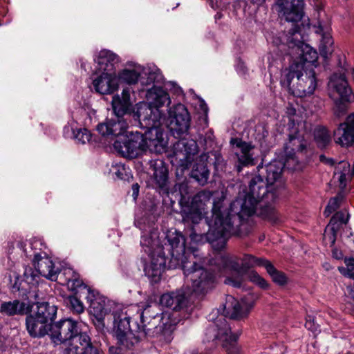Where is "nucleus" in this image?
Segmentation results:
<instances>
[{"label": "nucleus", "instance_id": "0eeeda50", "mask_svg": "<svg viewBox=\"0 0 354 354\" xmlns=\"http://www.w3.org/2000/svg\"><path fill=\"white\" fill-rule=\"evenodd\" d=\"M140 244L150 257V263L145 268V274L151 282L158 283L167 264L163 252L165 248L160 245L156 232L142 236Z\"/></svg>", "mask_w": 354, "mask_h": 354}, {"label": "nucleus", "instance_id": "c03bdc74", "mask_svg": "<svg viewBox=\"0 0 354 354\" xmlns=\"http://www.w3.org/2000/svg\"><path fill=\"white\" fill-rule=\"evenodd\" d=\"M331 99L334 102L333 113L337 118L344 115L347 111V104L353 102L344 101L341 97Z\"/></svg>", "mask_w": 354, "mask_h": 354}, {"label": "nucleus", "instance_id": "79ce46f5", "mask_svg": "<svg viewBox=\"0 0 354 354\" xmlns=\"http://www.w3.org/2000/svg\"><path fill=\"white\" fill-rule=\"evenodd\" d=\"M267 272L272 277L273 281L279 285H283L286 283V277L285 274L278 271L270 261H268L265 267Z\"/></svg>", "mask_w": 354, "mask_h": 354}, {"label": "nucleus", "instance_id": "a18cd8bd", "mask_svg": "<svg viewBox=\"0 0 354 354\" xmlns=\"http://www.w3.org/2000/svg\"><path fill=\"white\" fill-rule=\"evenodd\" d=\"M73 137L77 142L85 144L91 141L92 134L86 129H77L73 130Z\"/></svg>", "mask_w": 354, "mask_h": 354}, {"label": "nucleus", "instance_id": "603ef678", "mask_svg": "<svg viewBox=\"0 0 354 354\" xmlns=\"http://www.w3.org/2000/svg\"><path fill=\"white\" fill-rule=\"evenodd\" d=\"M317 32L321 34L322 44H333L334 41L333 40L330 33L328 30H324L322 25L321 24L320 22H319V30H317Z\"/></svg>", "mask_w": 354, "mask_h": 354}, {"label": "nucleus", "instance_id": "9d476101", "mask_svg": "<svg viewBox=\"0 0 354 354\" xmlns=\"http://www.w3.org/2000/svg\"><path fill=\"white\" fill-rule=\"evenodd\" d=\"M113 146L119 153L127 158H135L145 151L143 134L138 131L128 132L117 139Z\"/></svg>", "mask_w": 354, "mask_h": 354}, {"label": "nucleus", "instance_id": "49530a36", "mask_svg": "<svg viewBox=\"0 0 354 354\" xmlns=\"http://www.w3.org/2000/svg\"><path fill=\"white\" fill-rule=\"evenodd\" d=\"M342 200L343 196L341 194H339L335 197L332 198L329 201L328 204L324 210V215L326 216H329L332 212L335 211L339 207L340 203Z\"/></svg>", "mask_w": 354, "mask_h": 354}, {"label": "nucleus", "instance_id": "4468645a", "mask_svg": "<svg viewBox=\"0 0 354 354\" xmlns=\"http://www.w3.org/2000/svg\"><path fill=\"white\" fill-rule=\"evenodd\" d=\"M162 117L160 109L147 102L138 103L133 113V118L138 120L140 127L147 129L160 126Z\"/></svg>", "mask_w": 354, "mask_h": 354}, {"label": "nucleus", "instance_id": "cd10ccee", "mask_svg": "<svg viewBox=\"0 0 354 354\" xmlns=\"http://www.w3.org/2000/svg\"><path fill=\"white\" fill-rule=\"evenodd\" d=\"M231 142L236 145V147L240 149V152H236L239 161V165L236 166L237 171L240 172L243 166L252 165L254 160L250 151L253 147L251 145L237 139L232 140Z\"/></svg>", "mask_w": 354, "mask_h": 354}, {"label": "nucleus", "instance_id": "473e14b6", "mask_svg": "<svg viewBox=\"0 0 354 354\" xmlns=\"http://www.w3.org/2000/svg\"><path fill=\"white\" fill-rule=\"evenodd\" d=\"M209 176V171L205 161L202 157L196 158L193 164L191 171V177L196 180L201 185L207 183Z\"/></svg>", "mask_w": 354, "mask_h": 354}, {"label": "nucleus", "instance_id": "37998d69", "mask_svg": "<svg viewBox=\"0 0 354 354\" xmlns=\"http://www.w3.org/2000/svg\"><path fill=\"white\" fill-rule=\"evenodd\" d=\"M301 39V33L295 28H292L290 30L288 34L284 36V38L281 39L280 42L281 44L286 43L287 44H306Z\"/></svg>", "mask_w": 354, "mask_h": 354}, {"label": "nucleus", "instance_id": "2eb2a0df", "mask_svg": "<svg viewBox=\"0 0 354 354\" xmlns=\"http://www.w3.org/2000/svg\"><path fill=\"white\" fill-rule=\"evenodd\" d=\"M328 91L330 98L341 97L346 102H354V94L344 73H335L330 77Z\"/></svg>", "mask_w": 354, "mask_h": 354}, {"label": "nucleus", "instance_id": "0e129e2a", "mask_svg": "<svg viewBox=\"0 0 354 354\" xmlns=\"http://www.w3.org/2000/svg\"><path fill=\"white\" fill-rule=\"evenodd\" d=\"M319 158H320V160L322 161V162L326 161V162H328V163H330V164L333 163V160H328L323 155H321Z\"/></svg>", "mask_w": 354, "mask_h": 354}, {"label": "nucleus", "instance_id": "f3484780", "mask_svg": "<svg viewBox=\"0 0 354 354\" xmlns=\"http://www.w3.org/2000/svg\"><path fill=\"white\" fill-rule=\"evenodd\" d=\"M285 167L288 169H296L294 165L290 163V160H286L284 163L275 160L266 166H259L257 167L258 174L265 179L268 185L274 187L276 191L277 188L281 185L280 178L282 170Z\"/></svg>", "mask_w": 354, "mask_h": 354}, {"label": "nucleus", "instance_id": "58836bf2", "mask_svg": "<svg viewBox=\"0 0 354 354\" xmlns=\"http://www.w3.org/2000/svg\"><path fill=\"white\" fill-rule=\"evenodd\" d=\"M79 354H104L103 351L91 342V338L86 333L79 336Z\"/></svg>", "mask_w": 354, "mask_h": 354}, {"label": "nucleus", "instance_id": "20e7f679", "mask_svg": "<svg viewBox=\"0 0 354 354\" xmlns=\"http://www.w3.org/2000/svg\"><path fill=\"white\" fill-rule=\"evenodd\" d=\"M281 82L294 95L300 97L310 95L317 87L315 68L293 63L283 71Z\"/></svg>", "mask_w": 354, "mask_h": 354}, {"label": "nucleus", "instance_id": "4d7b16f0", "mask_svg": "<svg viewBox=\"0 0 354 354\" xmlns=\"http://www.w3.org/2000/svg\"><path fill=\"white\" fill-rule=\"evenodd\" d=\"M337 64L338 66L342 69L341 73H344L345 71H348V67L344 55H339L337 56Z\"/></svg>", "mask_w": 354, "mask_h": 354}, {"label": "nucleus", "instance_id": "338daca9", "mask_svg": "<svg viewBox=\"0 0 354 354\" xmlns=\"http://www.w3.org/2000/svg\"><path fill=\"white\" fill-rule=\"evenodd\" d=\"M345 178H346V174H345L344 173V174H341V176H340V177H339V181H340L341 183H342V182H343V180H345Z\"/></svg>", "mask_w": 354, "mask_h": 354}, {"label": "nucleus", "instance_id": "f704fd0d", "mask_svg": "<svg viewBox=\"0 0 354 354\" xmlns=\"http://www.w3.org/2000/svg\"><path fill=\"white\" fill-rule=\"evenodd\" d=\"M349 214L346 211H340L335 213L330 218L328 227L330 230V234H328L329 239L333 244L336 239V234L339 230L341 225L346 223L348 221Z\"/></svg>", "mask_w": 354, "mask_h": 354}, {"label": "nucleus", "instance_id": "6ab92c4d", "mask_svg": "<svg viewBox=\"0 0 354 354\" xmlns=\"http://www.w3.org/2000/svg\"><path fill=\"white\" fill-rule=\"evenodd\" d=\"M276 6L279 15L287 21L298 22L304 17L303 0H277Z\"/></svg>", "mask_w": 354, "mask_h": 354}, {"label": "nucleus", "instance_id": "de8ad7c7", "mask_svg": "<svg viewBox=\"0 0 354 354\" xmlns=\"http://www.w3.org/2000/svg\"><path fill=\"white\" fill-rule=\"evenodd\" d=\"M344 263L346 266V268L344 267H339V271L344 275L347 276L349 278L354 279V272H353V270L354 269V259L353 258H348L344 259Z\"/></svg>", "mask_w": 354, "mask_h": 354}, {"label": "nucleus", "instance_id": "f8f14e48", "mask_svg": "<svg viewBox=\"0 0 354 354\" xmlns=\"http://www.w3.org/2000/svg\"><path fill=\"white\" fill-rule=\"evenodd\" d=\"M211 195L209 192H200L196 194L189 205L182 210L183 221L194 224L198 223L206 214V206L210 203Z\"/></svg>", "mask_w": 354, "mask_h": 354}, {"label": "nucleus", "instance_id": "aec40b11", "mask_svg": "<svg viewBox=\"0 0 354 354\" xmlns=\"http://www.w3.org/2000/svg\"><path fill=\"white\" fill-rule=\"evenodd\" d=\"M145 151L161 153L166 151L168 141L163 131L158 127L147 129L143 134Z\"/></svg>", "mask_w": 354, "mask_h": 354}, {"label": "nucleus", "instance_id": "bb28decb", "mask_svg": "<svg viewBox=\"0 0 354 354\" xmlns=\"http://www.w3.org/2000/svg\"><path fill=\"white\" fill-rule=\"evenodd\" d=\"M150 169L153 171V179L158 187L162 189H167L168 183V169L164 161L161 159H155L149 161Z\"/></svg>", "mask_w": 354, "mask_h": 354}, {"label": "nucleus", "instance_id": "6e6d98bb", "mask_svg": "<svg viewBox=\"0 0 354 354\" xmlns=\"http://www.w3.org/2000/svg\"><path fill=\"white\" fill-rule=\"evenodd\" d=\"M333 46H320L319 54L324 59H326L332 54L333 51Z\"/></svg>", "mask_w": 354, "mask_h": 354}, {"label": "nucleus", "instance_id": "c756f323", "mask_svg": "<svg viewBox=\"0 0 354 354\" xmlns=\"http://www.w3.org/2000/svg\"><path fill=\"white\" fill-rule=\"evenodd\" d=\"M146 97L150 101L149 104L158 109L165 104L169 105L171 100L169 94L160 86H153L147 88Z\"/></svg>", "mask_w": 354, "mask_h": 354}, {"label": "nucleus", "instance_id": "a878e982", "mask_svg": "<svg viewBox=\"0 0 354 354\" xmlns=\"http://www.w3.org/2000/svg\"><path fill=\"white\" fill-rule=\"evenodd\" d=\"M102 72V75L93 82L95 91L101 94H108L117 88L116 74Z\"/></svg>", "mask_w": 354, "mask_h": 354}, {"label": "nucleus", "instance_id": "412c9836", "mask_svg": "<svg viewBox=\"0 0 354 354\" xmlns=\"http://www.w3.org/2000/svg\"><path fill=\"white\" fill-rule=\"evenodd\" d=\"M36 272L51 281H56L59 274L52 259L44 252H35L32 260Z\"/></svg>", "mask_w": 354, "mask_h": 354}, {"label": "nucleus", "instance_id": "7ed1b4c3", "mask_svg": "<svg viewBox=\"0 0 354 354\" xmlns=\"http://www.w3.org/2000/svg\"><path fill=\"white\" fill-rule=\"evenodd\" d=\"M251 308L252 305L243 301L239 302L234 297L227 295L223 305V315H218L206 330L205 335L207 341L218 340L223 343L224 347L227 348L228 354H234V351H230L227 346L229 345L232 349H235L234 346L238 336L231 333L230 327L225 317H229L233 319H243L248 315Z\"/></svg>", "mask_w": 354, "mask_h": 354}, {"label": "nucleus", "instance_id": "f257e3e1", "mask_svg": "<svg viewBox=\"0 0 354 354\" xmlns=\"http://www.w3.org/2000/svg\"><path fill=\"white\" fill-rule=\"evenodd\" d=\"M277 196L274 187L258 174L250 180L248 191L239 193L228 209L223 207V200L214 201L212 220L207 221V236L213 246L222 248L231 235H241L242 227L253 214L276 223L279 221L274 205Z\"/></svg>", "mask_w": 354, "mask_h": 354}, {"label": "nucleus", "instance_id": "9b49d317", "mask_svg": "<svg viewBox=\"0 0 354 354\" xmlns=\"http://www.w3.org/2000/svg\"><path fill=\"white\" fill-rule=\"evenodd\" d=\"M211 266H215V270L218 272H226L227 270L234 271L237 276L235 278L230 277L225 279V283L231 285L235 288H240L242 284V277L244 274L243 270H242V263L240 264L239 259L236 257H226L222 255H217L216 257L210 261Z\"/></svg>", "mask_w": 354, "mask_h": 354}, {"label": "nucleus", "instance_id": "393cba45", "mask_svg": "<svg viewBox=\"0 0 354 354\" xmlns=\"http://www.w3.org/2000/svg\"><path fill=\"white\" fill-rule=\"evenodd\" d=\"M291 50L299 54L298 59L294 63L304 64L305 67L315 68L317 67L318 53L312 46H292Z\"/></svg>", "mask_w": 354, "mask_h": 354}, {"label": "nucleus", "instance_id": "680f3d73", "mask_svg": "<svg viewBox=\"0 0 354 354\" xmlns=\"http://www.w3.org/2000/svg\"><path fill=\"white\" fill-rule=\"evenodd\" d=\"M109 354H123L121 349L118 347L111 346L109 349Z\"/></svg>", "mask_w": 354, "mask_h": 354}, {"label": "nucleus", "instance_id": "5fc2aeb1", "mask_svg": "<svg viewBox=\"0 0 354 354\" xmlns=\"http://www.w3.org/2000/svg\"><path fill=\"white\" fill-rule=\"evenodd\" d=\"M25 279L27 281L28 283H32L35 282H37V274H35L30 268H26L24 273Z\"/></svg>", "mask_w": 354, "mask_h": 354}, {"label": "nucleus", "instance_id": "69168bd1", "mask_svg": "<svg viewBox=\"0 0 354 354\" xmlns=\"http://www.w3.org/2000/svg\"><path fill=\"white\" fill-rule=\"evenodd\" d=\"M266 0H250L251 3L253 4H257L258 6L263 4Z\"/></svg>", "mask_w": 354, "mask_h": 354}, {"label": "nucleus", "instance_id": "6e6552de", "mask_svg": "<svg viewBox=\"0 0 354 354\" xmlns=\"http://www.w3.org/2000/svg\"><path fill=\"white\" fill-rule=\"evenodd\" d=\"M80 333L77 322L71 319L60 320L50 325L49 336L55 344H61L70 342L65 350V354H79V336Z\"/></svg>", "mask_w": 354, "mask_h": 354}, {"label": "nucleus", "instance_id": "a211bd4d", "mask_svg": "<svg viewBox=\"0 0 354 354\" xmlns=\"http://www.w3.org/2000/svg\"><path fill=\"white\" fill-rule=\"evenodd\" d=\"M169 127L171 131L181 134L187 131L189 127L190 117L186 107L178 104L168 110Z\"/></svg>", "mask_w": 354, "mask_h": 354}, {"label": "nucleus", "instance_id": "c9c22d12", "mask_svg": "<svg viewBox=\"0 0 354 354\" xmlns=\"http://www.w3.org/2000/svg\"><path fill=\"white\" fill-rule=\"evenodd\" d=\"M336 143L342 147H348L354 143V129H353L346 122L341 123L336 131Z\"/></svg>", "mask_w": 354, "mask_h": 354}, {"label": "nucleus", "instance_id": "ddd939ff", "mask_svg": "<svg viewBox=\"0 0 354 354\" xmlns=\"http://www.w3.org/2000/svg\"><path fill=\"white\" fill-rule=\"evenodd\" d=\"M305 122L297 124V127H292L289 134L288 142L286 144L285 150L287 153V159L290 163L295 167L298 160L295 156L296 152L303 151L306 147L305 140L307 134Z\"/></svg>", "mask_w": 354, "mask_h": 354}, {"label": "nucleus", "instance_id": "7c9ffc66", "mask_svg": "<svg viewBox=\"0 0 354 354\" xmlns=\"http://www.w3.org/2000/svg\"><path fill=\"white\" fill-rule=\"evenodd\" d=\"M50 324H48L35 315L26 317V328L28 333L34 337L49 335Z\"/></svg>", "mask_w": 354, "mask_h": 354}, {"label": "nucleus", "instance_id": "e2e57ef3", "mask_svg": "<svg viewBox=\"0 0 354 354\" xmlns=\"http://www.w3.org/2000/svg\"><path fill=\"white\" fill-rule=\"evenodd\" d=\"M132 189H133V196L136 199L137 198V196H138V193H139L138 185L137 183L133 185Z\"/></svg>", "mask_w": 354, "mask_h": 354}, {"label": "nucleus", "instance_id": "dca6fc26", "mask_svg": "<svg viewBox=\"0 0 354 354\" xmlns=\"http://www.w3.org/2000/svg\"><path fill=\"white\" fill-rule=\"evenodd\" d=\"M197 153V144L192 139H182L174 145L173 155L175 160L182 167L187 169Z\"/></svg>", "mask_w": 354, "mask_h": 354}, {"label": "nucleus", "instance_id": "39448f33", "mask_svg": "<svg viewBox=\"0 0 354 354\" xmlns=\"http://www.w3.org/2000/svg\"><path fill=\"white\" fill-rule=\"evenodd\" d=\"M131 91L129 88H124L121 96L115 95L112 100V107L115 113V118L107 119L104 122L97 126V131L103 136L115 137L120 139L124 136L128 127V124L123 115L126 114L131 107L130 100Z\"/></svg>", "mask_w": 354, "mask_h": 354}, {"label": "nucleus", "instance_id": "a19ab883", "mask_svg": "<svg viewBox=\"0 0 354 354\" xmlns=\"http://www.w3.org/2000/svg\"><path fill=\"white\" fill-rule=\"evenodd\" d=\"M315 139L319 147H325L330 141L328 131L324 127H319L314 131Z\"/></svg>", "mask_w": 354, "mask_h": 354}, {"label": "nucleus", "instance_id": "5701e85b", "mask_svg": "<svg viewBox=\"0 0 354 354\" xmlns=\"http://www.w3.org/2000/svg\"><path fill=\"white\" fill-rule=\"evenodd\" d=\"M86 299L90 304L91 313L93 315L98 322L102 323L105 315L109 310L106 298L98 293H95L93 290L88 289Z\"/></svg>", "mask_w": 354, "mask_h": 354}, {"label": "nucleus", "instance_id": "423d86ee", "mask_svg": "<svg viewBox=\"0 0 354 354\" xmlns=\"http://www.w3.org/2000/svg\"><path fill=\"white\" fill-rule=\"evenodd\" d=\"M135 311H138V307L130 306L113 313L114 337L118 344L127 349L133 348L144 337L139 325H136L134 329L130 325L131 315Z\"/></svg>", "mask_w": 354, "mask_h": 354}, {"label": "nucleus", "instance_id": "8fccbe9b", "mask_svg": "<svg viewBox=\"0 0 354 354\" xmlns=\"http://www.w3.org/2000/svg\"><path fill=\"white\" fill-rule=\"evenodd\" d=\"M67 299L71 309L74 312L77 313H81L84 311V307L82 302L75 296H70Z\"/></svg>", "mask_w": 354, "mask_h": 354}, {"label": "nucleus", "instance_id": "774afa93", "mask_svg": "<svg viewBox=\"0 0 354 354\" xmlns=\"http://www.w3.org/2000/svg\"><path fill=\"white\" fill-rule=\"evenodd\" d=\"M202 106H204V108L203 107V109L204 110V111L205 112L206 111V104H204V102H203V104H201Z\"/></svg>", "mask_w": 354, "mask_h": 354}, {"label": "nucleus", "instance_id": "1a4fd4ad", "mask_svg": "<svg viewBox=\"0 0 354 354\" xmlns=\"http://www.w3.org/2000/svg\"><path fill=\"white\" fill-rule=\"evenodd\" d=\"M160 303L162 306L179 313L181 319L188 318L193 310L188 292L183 288L164 293L160 297Z\"/></svg>", "mask_w": 354, "mask_h": 354}, {"label": "nucleus", "instance_id": "ea45409f", "mask_svg": "<svg viewBox=\"0 0 354 354\" xmlns=\"http://www.w3.org/2000/svg\"><path fill=\"white\" fill-rule=\"evenodd\" d=\"M268 260L264 258H257L250 254H245L242 259V270H243L244 274L252 268L256 266L266 267Z\"/></svg>", "mask_w": 354, "mask_h": 354}, {"label": "nucleus", "instance_id": "f03ea898", "mask_svg": "<svg viewBox=\"0 0 354 354\" xmlns=\"http://www.w3.org/2000/svg\"><path fill=\"white\" fill-rule=\"evenodd\" d=\"M168 244L166 250L170 252L168 268L174 269L180 267L187 280L192 282V290L198 296H204L215 286L216 270L205 268L195 261H188L191 255L187 256L185 250L184 236L177 231H169L166 235Z\"/></svg>", "mask_w": 354, "mask_h": 354}, {"label": "nucleus", "instance_id": "bf43d9fd", "mask_svg": "<svg viewBox=\"0 0 354 354\" xmlns=\"http://www.w3.org/2000/svg\"><path fill=\"white\" fill-rule=\"evenodd\" d=\"M165 86L167 89L173 90L176 94H179L182 92L181 88L174 82H167Z\"/></svg>", "mask_w": 354, "mask_h": 354}, {"label": "nucleus", "instance_id": "4c0bfd02", "mask_svg": "<svg viewBox=\"0 0 354 354\" xmlns=\"http://www.w3.org/2000/svg\"><path fill=\"white\" fill-rule=\"evenodd\" d=\"M63 274L65 276V281L68 288L71 291H77V288H82L88 292V288L83 283L81 279H79L78 275L72 269H64Z\"/></svg>", "mask_w": 354, "mask_h": 354}, {"label": "nucleus", "instance_id": "c85d7f7f", "mask_svg": "<svg viewBox=\"0 0 354 354\" xmlns=\"http://www.w3.org/2000/svg\"><path fill=\"white\" fill-rule=\"evenodd\" d=\"M143 71L144 67L142 66L130 62L119 73L118 77L120 81L127 84H135L139 80H140Z\"/></svg>", "mask_w": 354, "mask_h": 354}, {"label": "nucleus", "instance_id": "2f4dec72", "mask_svg": "<svg viewBox=\"0 0 354 354\" xmlns=\"http://www.w3.org/2000/svg\"><path fill=\"white\" fill-rule=\"evenodd\" d=\"M164 82V77L160 70L156 66L144 67V71L140 78V84L143 86H158Z\"/></svg>", "mask_w": 354, "mask_h": 354}, {"label": "nucleus", "instance_id": "3c124183", "mask_svg": "<svg viewBox=\"0 0 354 354\" xmlns=\"http://www.w3.org/2000/svg\"><path fill=\"white\" fill-rule=\"evenodd\" d=\"M113 172L119 179L124 180L128 177V170L124 165L117 163L112 167Z\"/></svg>", "mask_w": 354, "mask_h": 354}, {"label": "nucleus", "instance_id": "052dcab7", "mask_svg": "<svg viewBox=\"0 0 354 354\" xmlns=\"http://www.w3.org/2000/svg\"><path fill=\"white\" fill-rule=\"evenodd\" d=\"M345 122H346L348 125H349L353 129H354V113L350 114L347 117L346 121Z\"/></svg>", "mask_w": 354, "mask_h": 354}, {"label": "nucleus", "instance_id": "e433bc0d", "mask_svg": "<svg viewBox=\"0 0 354 354\" xmlns=\"http://www.w3.org/2000/svg\"><path fill=\"white\" fill-rule=\"evenodd\" d=\"M0 313L7 316L22 315L26 313V304L18 300L3 302L1 304Z\"/></svg>", "mask_w": 354, "mask_h": 354}, {"label": "nucleus", "instance_id": "864d4df0", "mask_svg": "<svg viewBox=\"0 0 354 354\" xmlns=\"http://www.w3.org/2000/svg\"><path fill=\"white\" fill-rule=\"evenodd\" d=\"M176 191L178 190L181 199L180 202L183 203V201H186L187 196L189 194V187L187 183H181L179 184H177L175 186Z\"/></svg>", "mask_w": 354, "mask_h": 354}, {"label": "nucleus", "instance_id": "13d9d810", "mask_svg": "<svg viewBox=\"0 0 354 354\" xmlns=\"http://www.w3.org/2000/svg\"><path fill=\"white\" fill-rule=\"evenodd\" d=\"M205 233H197L195 230L189 234L190 239L192 241L198 243L202 242L205 239Z\"/></svg>", "mask_w": 354, "mask_h": 354}, {"label": "nucleus", "instance_id": "4be33fe9", "mask_svg": "<svg viewBox=\"0 0 354 354\" xmlns=\"http://www.w3.org/2000/svg\"><path fill=\"white\" fill-rule=\"evenodd\" d=\"M96 69L100 72L115 74L116 68L120 62V57L109 50H100L94 58Z\"/></svg>", "mask_w": 354, "mask_h": 354}, {"label": "nucleus", "instance_id": "09e8293b", "mask_svg": "<svg viewBox=\"0 0 354 354\" xmlns=\"http://www.w3.org/2000/svg\"><path fill=\"white\" fill-rule=\"evenodd\" d=\"M248 279L250 281L258 285L261 288L266 289L268 284L266 281L262 278L257 272L252 270L248 272Z\"/></svg>", "mask_w": 354, "mask_h": 354}, {"label": "nucleus", "instance_id": "b1692460", "mask_svg": "<svg viewBox=\"0 0 354 354\" xmlns=\"http://www.w3.org/2000/svg\"><path fill=\"white\" fill-rule=\"evenodd\" d=\"M150 313L151 308L147 307L140 315L142 323L140 330L144 337L154 335L158 331L160 321L163 319L162 314L151 315Z\"/></svg>", "mask_w": 354, "mask_h": 354}, {"label": "nucleus", "instance_id": "72a5a7b5", "mask_svg": "<svg viewBox=\"0 0 354 354\" xmlns=\"http://www.w3.org/2000/svg\"><path fill=\"white\" fill-rule=\"evenodd\" d=\"M57 310V306L55 305H50L48 302H38L37 303V310L34 315L49 324L55 319Z\"/></svg>", "mask_w": 354, "mask_h": 354}]
</instances>
